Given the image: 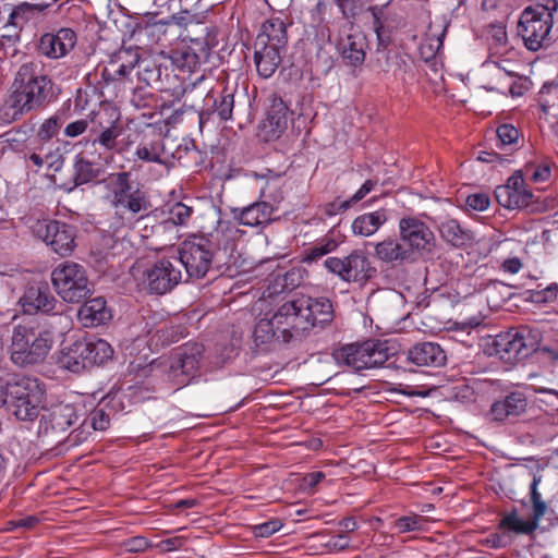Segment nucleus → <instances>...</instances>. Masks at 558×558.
Wrapping results in <instances>:
<instances>
[{"label":"nucleus","mask_w":558,"mask_h":558,"mask_svg":"<svg viewBox=\"0 0 558 558\" xmlns=\"http://www.w3.org/2000/svg\"><path fill=\"white\" fill-rule=\"evenodd\" d=\"M28 168L35 171L46 168L58 172L64 165V153L60 143H34L28 155L25 156Z\"/></svg>","instance_id":"6ab92c4d"},{"label":"nucleus","mask_w":558,"mask_h":558,"mask_svg":"<svg viewBox=\"0 0 558 558\" xmlns=\"http://www.w3.org/2000/svg\"><path fill=\"white\" fill-rule=\"evenodd\" d=\"M396 352V348L389 341L367 340L342 347L333 352V357L337 363L361 372L383 366Z\"/></svg>","instance_id":"423d86ee"},{"label":"nucleus","mask_w":558,"mask_h":558,"mask_svg":"<svg viewBox=\"0 0 558 558\" xmlns=\"http://www.w3.org/2000/svg\"><path fill=\"white\" fill-rule=\"evenodd\" d=\"M498 144L500 149H505L509 153L518 148L519 142V130L512 124H501L496 131Z\"/></svg>","instance_id":"8fccbe9b"},{"label":"nucleus","mask_w":558,"mask_h":558,"mask_svg":"<svg viewBox=\"0 0 558 558\" xmlns=\"http://www.w3.org/2000/svg\"><path fill=\"white\" fill-rule=\"evenodd\" d=\"M262 38L267 46L283 49L288 41L284 22L279 17H272L264 22L256 39Z\"/></svg>","instance_id":"c9c22d12"},{"label":"nucleus","mask_w":558,"mask_h":558,"mask_svg":"<svg viewBox=\"0 0 558 558\" xmlns=\"http://www.w3.org/2000/svg\"><path fill=\"white\" fill-rule=\"evenodd\" d=\"M373 19H374L373 27H374V31L377 36L378 46L386 48L391 41L390 32L385 28L383 22L378 17L377 13L374 11H373Z\"/></svg>","instance_id":"052dcab7"},{"label":"nucleus","mask_w":558,"mask_h":558,"mask_svg":"<svg viewBox=\"0 0 558 558\" xmlns=\"http://www.w3.org/2000/svg\"><path fill=\"white\" fill-rule=\"evenodd\" d=\"M495 198L507 209L529 208L536 203V197L527 187L525 179H522L521 171H514L506 184L496 187Z\"/></svg>","instance_id":"f3484780"},{"label":"nucleus","mask_w":558,"mask_h":558,"mask_svg":"<svg viewBox=\"0 0 558 558\" xmlns=\"http://www.w3.org/2000/svg\"><path fill=\"white\" fill-rule=\"evenodd\" d=\"M20 303L27 314L49 313L56 306V299L47 282H38L26 288Z\"/></svg>","instance_id":"412c9836"},{"label":"nucleus","mask_w":558,"mask_h":558,"mask_svg":"<svg viewBox=\"0 0 558 558\" xmlns=\"http://www.w3.org/2000/svg\"><path fill=\"white\" fill-rule=\"evenodd\" d=\"M186 333V328L182 325L162 324L159 326L154 337H157L162 345H168L179 341Z\"/></svg>","instance_id":"864d4df0"},{"label":"nucleus","mask_w":558,"mask_h":558,"mask_svg":"<svg viewBox=\"0 0 558 558\" xmlns=\"http://www.w3.org/2000/svg\"><path fill=\"white\" fill-rule=\"evenodd\" d=\"M388 220L385 209H378L357 216L352 222V231L355 235H373Z\"/></svg>","instance_id":"4c0bfd02"},{"label":"nucleus","mask_w":558,"mask_h":558,"mask_svg":"<svg viewBox=\"0 0 558 558\" xmlns=\"http://www.w3.org/2000/svg\"><path fill=\"white\" fill-rule=\"evenodd\" d=\"M5 403L19 421H34L38 417L44 390L35 378L12 377L7 372Z\"/></svg>","instance_id":"39448f33"},{"label":"nucleus","mask_w":558,"mask_h":558,"mask_svg":"<svg viewBox=\"0 0 558 558\" xmlns=\"http://www.w3.org/2000/svg\"><path fill=\"white\" fill-rule=\"evenodd\" d=\"M439 232L444 241L457 248L465 247L474 240L473 233L463 229L456 219L442 221Z\"/></svg>","instance_id":"e433bc0d"},{"label":"nucleus","mask_w":558,"mask_h":558,"mask_svg":"<svg viewBox=\"0 0 558 558\" xmlns=\"http://www.w3.org/2000/svg\"><path fill=\"white\" fill-rule=\"evenodd\" d=\"M232 217L239 225L246 227H264L272 218L274 207L266 202H255L243 208H233Z\"/></svg>","instance_id":"4be33fe9"},{"label":"nucleus","mask_w":558,"mask_h":558,"mask_svg":"<svg viewBox=\"0 0 558 558\" xmlns=\"http://www.w3.org/2000/svg\"><path fill=\"white\" fill-rule=\"evenodd\" d=\"M89 422L95 430H106L109 427L110 417L104 409H95L89 415Z\"/></svg>","instance_id":"bf43d9fd"},{"label":"nucleus","mask_w":558,"mask_h":558,"mask_svg":"<svg viewBox=\"0 0 558 558\" xmlns=\"http://www.w3.org/2000/svg\"><path fill=\"white\" fill-rule=\"evenodd\" d=\"M77 418L78 416L73 405H53L41 415L38 434L52 441L61 442V436L76 423Z\"/></svg>","instance_id":"dca6fc26"},{"label":"nucleus","mask_w":558,"mask_h":558,"mask_svg":"<svg viewBox=\"0 0 558 558\" xmlns=\"http://www.w3.org/2000/svg\"><path fill=\"white\" fill-rule=\"evenodd\" d=\"M352 205L353 203L351 202L350 198L347 201L336 199L333 202L325 204L324 213L330 217L336 216L338 214L347 211Z\"/></svg>","instance_id":"680f3d73"},{"label":"nucleus","mask_w":558,"mask_h":558,"mask_svg":"<svg viewBox=\"0 0 558 558\" xmlns=\"http://www.w3.org/2000/svg\"><path fill=\"white\" fill-rule=\"evenodd\" d=\"M148 544L144 537H133L124 543L125 551L128 553H141L147 548Z\"/></svg>","instance_id":"338daca9"},{"label":"nucleus","mask_w":558,"mask_h":558,"mask_svg":"<svg viewBox=\"0 0 558 558\" xmlns=\"http://www.w3.org/2000/svg\"><path fill=\"white\" fill-rule=\"evenodd\" d=\"M179 256L180 269H185V281L192 279H202L211 267L216 246L205 236H193L181 243Z\"/></svg>","instance_id":"6e6552de"},{"label":"nucleus","mask_w":558,"mask_h":558,"mask_svg":"<svg viewBox=\"0 0 558 558\" xmlns=\"http://www.w3.org/2000/svg\"><path fill=\"white\" fill-rule=\"evenodd\" d=\"M234 94L235 90L225 87L218 98L214 100V113L218 116L221 121H228L232 119L234 108Z\"/></svg>","instance_id":"09e8293b"},{"label":"nucleus","mask_w":558,"mask_h":558,"mask_svg":"<svg viewBox=\"0 0 558 558\" xmlns=\"http://www.w3.org/2000/svg\"><path fill=\"white\" fill-rule=\"evenodd\" d=\"M135 156L144 162L167 165L169 155L166 150L165 141L158 136L151 141H143L136 147Z\"/></svg>","instance_id":"58836bf2"},{"label":"nucleus","mask_w":558,"mask_h":558,"mask_svg":"<svg viewBox=\"0 0 558 558\" xmlns=\"http://www.w3.org/2000/svg\"><path fill=\"white\" fill-rule=\"evenodd\" d=\"M204 350V345L197 342H187L179 349L169 371L179 387L187 385L190 377L198 371Z\"/></svg>","instance_id":"a211bd4d"},{"label":"nucleus","mask_w":558,"mask_h":558,"mask_svg":"<svg viewBox=\"0 0 558 558\" xmlns=\"http://www.w3.org/2000/svg\"><path fill=\"white\" fill-rule=\"evenodd\" d=\"M283 526L279 519H271L260 524L252 525V533L256 538H267L274 533L280 531Z\"/></svg>","instance_id":"6e6d98bb"},{"label":"nucleus","mask_w":558,"mask_h":558,"mask_svg":"<svg viewBox=\"0 0 558 558\" xmlns=\"http://www.w3.org/2000/svg\"><path fill=\"white\" fill-rule=\"evenodd\" d=\"M377 181L366 180L350 198L353 204L362 201L376 185Z\"/></svg>","instance_id":"774afa93"},{"label":"nucleus","mask_w":558,"mask_h":558,"mask_svg":"<svg viewBox=\"0 0 558 558\" xmlns=\"http://www.w3.org/2000/svg\"><path fill=\"white\" fill-rule=\"evenodd\" d=\"M102 183L109 191L110 204L117 213H129L134 217L150 209L148 192L140 182L132 180L130 172L110 173Z\"/></svg>","instance_id":"7ed1b4c3"},{"label":"nucleus","mask_w":558,"mask_h":558,"mask_svg":"<svg viewBox=\"0 0 558 558\" xmlns=\"http://www.w3.org/2000/svg\"><path fill=\"white\" fill-rule=\"evenodd\" d=\"M434 28V24H430L418 48L421 58L427 63L436 59L437 53L442 47V40L446 34V26L442 24H439L436 29Z\"/></svg>","instance_id":"ea45409f"},{"label":"nucleus","mask_w":558,"mask_h":558,"mask_svg":"<svg viewBox=\"0 0 558 558\" xmlns=\"http://www.w3.org/2000/svg\"><path fill=\"white\" fill-rule=\"evenodd\" d=\"M279 329L276 327L275 317L259 319L254 328L253 338L256 347L271 343H282Z\"/></svg>","instance_id":"79ce46f5"},{"label":"nucleus","mask_w":558,"mask_h":558,"mask_svg":"<svg viewBox=\"0 0 558 558\" xmlns=\"http://www.w3.org/2000/svg\"><path fill=\"white\" fill-rule=\"evenodd\" d=\"M53 344L51 331L35 320L24 322L13 327L10 359L13 364L26 367L45 361Z\"/></svg>","instance_id":"f03ea898"},{"label":"nucleus","mask_w":558,"mask_h":558,"mask_svg":"<svg viewBox=\"0 0 558 558\" xmlns=\"http://www.w3.org/2000/svg\"><path fill=\"white\" fill-rule=\"evenodd\" d=\"M102 112H98L90 121L89 137L86 145H90L95 149L98 158L102 156L107 160L113 153L119 151L118 138L123 133L119 114L114 119L106 117Z\"/></svg>","instance_id":"9d476101"},{"label":"nucleus","mask_w":558,"mask_h":558,"mask_svg":"<svg viewBox=\"0 0 558 558\" xmlns=\"http://www.w3.org/2000/svg\"><path fill=\"white\" fill-rule=\"evenodd\" d=\"M558 10V0H546L545 4L527 7L521 13L518 35L531 51H537L551 43L553 13Z\"/></svg>","instance_id":"20e7f679"},{"label":"nucleus","mask_w":558,"mask_h":558,"mask_svg":"<svg viewBox=\"0 0 558 558\" xmlns=\"http://www.w3.org/2000/svg\"><path fill=\"white\" fill-rule=\"evenodd\" d=\"M490 203L489 196L486 193H474L466 197L465 205L468 208L476 211H484L488 208Z\"/></svg>","instance_id":"13d9d810"},{"label":"nucleus","mask_w":558,"mask_h":558,"mask_svg":"<svg viewBox=\"0 0 558 558\" xmlns=\"http://www.w3.org/2000/svg\"><path fill=\"white\" fill-rule=\"evenodd\" d=\"M408 360L416 366L440 367L445 365L447 355L435 342H418L408 352Z\"/></svg>","instance_id":"5701e85b"},{"label":"nucleus","mask_w":558,"mask_h":558,"mask_svg":"<svg viewBox=\"0 0 558 558\" xmlns=\"http://www.w3.org/2000/svg\"><path fill=\"white\" fill-rule=\"evenodd\" d=\"M301 310L307 320L316 326L324 327L333 319V308L330 300L326 298L313 299L310 296H301L298 299Z\"/></svg>","instance_id":"b1692460"},{"label":"nucleus","mask_w":558,"mask_h":558,"mask_svg":"<svg viewBox=\"0 0 558 558\" xmlns=\"http://www.w3.org/2000/svg\"><path fill=\"white\" fill-rule=\"evenodd\" d=\"M539 477L534 476L531 485L532 517L529 520H522L518 517L515 510L506 513L499 529L504 532H513L515 534H530L537 529L539 520L550 512L548 505L542 499L537 490Z\"/></svg>","instance_id":"2eb2a0df"},{"label":"nucleus","mask_w":558,"mask_h":558,"mask_svg":"<svg viewBox=\"0 0 558 558\" xmlns=\"http://www.w3.org/2000/svg\"><path fill=\"white\" fill-rule=\"evenodd\" d=\"M60 126V117L52 116L46 119L38 128L34 143H59L53 141V137L58 135Z\"/></svg>","instance_id":"3c124183"},{"label":"nucleus","mask_w":558,"mask_h":558,"mask_svg":"<svg viewBox=\"0 0 558 558\" xmlns=\"http://www.w3.org/2000/svg\"><path fill=\"white\" fill-rule=\"evenodd\" d=\"M51 281L58 295L68 303H80L93 293V283L86 268L65 260L51 272Z\"/></svg>","instance_id":"0eeeda50"},{"label":"nucleus","mask_w":558,"mask_h":558,"mask_svg":"<svg viewBox=\"0 0 558 558\" xmlns=\"http://www.w3.org/2000/svg\"><path fill=\"white\" fill-rule=\"evenodd\" d=\"M58 364L60 367L76 374L90 368L85 340H76L63 348L58 359Z\"/></svg>","instance_id":"a878e982"},{"label":"nucleus","mask_w":558,"mask_h":558,"mask_svg":"<svg viewBox=\"0 0 558 558\" xmlns=\"http://www.w3.org/2000/svg\"><path fill=\"white\" fill-rule=\"evenodd\" d=\"M550 167L548 165H535L533 173H531L530 180L532 182H545L550 177Z\"/></svg>","instance_id":"69168bd1"},{"label":"nucleus","mask_w":558,"mask_h":558,"mask_svg":"<svg viewBox=\"0 0 558 558\" xmlns=\"http://www.w3.org/2000/svg\"><path fill=\"white\" fill-rule=\"evenodd\" d=\"M87 150L77 154L73 162V182L74 186L87 184L90 182H101L100 175L104 173V168Z\"/></svg>","instance_id":"393cba45"},{"label":"nucleus","mask_w":558,"mask_h":558,"mask_svg":"<svg viewBox=\"0 0 558 558\" xmlns=\"http://www.w3.org/2000/svg\"><path fill=\"white\" fill-rule=\"evenodd\" d=\"M140 59L137 48H121L111 59L105 74L111 80L124 78L138 64Z\"/></svg>","instance_id":"7c9ffc66"},{"label":"nucleus","mask_w":558,"mask_h":558,"mask_svg":"<svg viewBox=\"0 0 558 558\" xmlns=\"http://www.w3.org/2000/svg\"><path fill=\"white\" fill-rule=\"evenodd\" d=\"M487 69L492 77V83L484 85L485 89L501 94L509 93L512 96L523 94V86L514 81L518 76L512 71L501 68L497 62H494L493 66L487 65Z\"/></svg>","instance_id":"c85d7f7f"},{"label":"nucleus","mask_w":558,"mask_h":558,"mask_svg":"<svg viewBox=\"0 0 558 558\" xmlns=\"http://www.w3.org/2000/svg\"><path fill=\"white\" fill-rule=\"evenodd\" d=\"M288 112L289 108L281 97L274 95L264 125L265 128H269L268 133L271 137H279L286 131L288 125Z\"/></svg>","instance_id":"f704fd0d"},{"label":"nucleus","mask_w":558,"mask_h":558,"mask_svg":"<svg viewBox=\"0 0 558 558\" xmlns=\"http://www.w3.org/2000/svg\"><path fill=\"white\" fill-rule=\"evenodd\" d=\"M33 234L43 240L60 256H69L75 247L74 228L65 222L49 219H28Z\"/></svg>","instance_id":"f8f14e48"},{"label":"nucleus","mask_w":558,"mask_h":558,"mask_svg":"<svg viewBox=\"0 0 558 558\" xmlns=\"http://www.w3.org/2000/svg\"><path fill=\"white\" fill-rule=\"evenodd\" d=\"M337 247H338V242L335 239L325 238L305 251L303 262L304 263L317 262L325 255L333 252Z\"/></svg>","instance_id":"603ef678"},{"label":"nucleus","mask_w":558,"mask_h":558,"mask_svg":"<svg viewBox=\"0 0 558 558\" xmlns=\"http://www.w3.org/2000/svg\"><path fill=\"white\" fill-rule=\"evenodd\" d=\"M47 5L22 2L14 7L9 14V23L15 28H22L29 21L46 10Z\"/></svg>","instance_id":"37998d69"},{"label":"nucleus","mask_w":558,"mask_h":558,"mask_svg":"<svg viewBox=\"0 0 558 558\" xmlns=\"http://www.w3.org/2000/svg\"><path fill=\"white\" fill-rule=\"evenodd\" d=\"M493 345L495 353L506 363H513L527 357L514 329L496 336Z\"/></svg>","instance_id":"cd10ccee"},{"label":"nucleus","mask_w":558,"mask_h":558,"mask_svg":"<svg viewBox=\"0 0 558 558\" xmlns=\"http://www.w3.org/2000/svg\"><path fill=\"white\" fill-rule=\"evenodd\" d=\"M76 44V34L71 28L44 34L37 45L38 51L48 58L59 59L70 52Z\"/></svg>","instance_id":"aec40b11"},{"label":"nucleus","mask_w":558,"mask_h":558,"mask_svg":"<svg viewBox=\"0 0 558 558\" xmlns=\"http://www.w3.org/2000/svg\"><path fill=\"white\" fill-rule=\"evenodd\" d=\"M515 330L521 340V344L526 352V356L538 351L542 341V332L538 328L524 325L520 326Z\"/></svg>","instance_id":"de8ad7c7"},{"label":"nucleus","mask_w":558,"mask_h":558,"mask_svg":"<svg viewBox=\"0 0 558 558\" xmlns=\"http://www.w3.org/2000/svg\"><path fill=\"white\" fill-rule=\"evenodd\" d=\"M254 59L256 70L259 76L264 78L270 77L278 69L281 62L280 48L267 46L262 39H255Z\"/></svg>","instance_id":"bb28decb"},{"label":"nucleus","mask_w":558,"mask_h":558,"mask_svg":"<svg viewBox=\"0 0 558 558\" xmlns=\"http://www.w3.org/2000/svg\"><path fill=\"white\" fill-rule=\"evenodd\" d=\"M87 347L90 368L95 365H102L113 356V349L104 339L83 338Z\"/></svg>","instance_id":"c03bdc74"},{"label":"nucleus","mask_w":558,"mask_h":558,"mask_svg":"<svg viewBox=\"0 0 558 558\" xmlns=\"http://www.w3.org/2000/svg\"><path fill=\"white\" fill-rule=\"evenodd\" d=\"M340 9L342 15L347 19L354 17L364 8L365 0H333Z\"/></svg>","instance_id":"4d7b16f0"},{"label":"nucleus","mask_w":558,"mask_h":558,"mask_svg":"<svg viewBox=\"0 0 558 558\" xmlns=\"http://www.w3.org/2000/svg\"><path fill=\"white\" fill-rule=\"evenodd\" d=\"M527 400L524 393L514 391L496 401L490 408V415L494 421L502 422L510 416H519L525 412Z\"/></svg>","instance_id":"2f4dec72"},{"label":"nucleus","mask_w":558,"mask_h":558,"mask_svg":"<svg viewBox=\"0 0 558 558\" xmlns=\"http://www.w3.org/2000/svg\"><path fill=\"white\" fill-rule=\"evenodd\" d=\"M39 522V519L36 515H28L25 518L11 520L7 523L8 527L7 530L12 531L15 529H24V530H31L35 527Z\"/></svg>","instance_id":"e2e57ef3"},{"label":"nucleus","mask_w":558,"mask_h":558,"mask_svg":"<svg viewBox=\"0 0 558 558\" xmlns=\"http://www.w3.org/2000/svg\"><path fill=\"white\" fill-rule=\"evenodd\" d=\"M324 266L345 282L365 283L376 274L368 257L361 250L352 251L343 258L328 257Z\"/></svg>","instance_id":"4468645a"},{"label":"nucleus","mask_w":558,"mask_h":558,"mask_svg":"<svg viewBox=\"0 0 558 558\" xmlns=\"http://www.w3.org/2000/svg\"><path fill=\"white\" fill-rule=\"evenodd\" d=\"M274 317L283 343L302 341L313 328V324L303 314L298 299L283 303Z\"/></svg>","instance_id":"ddd939ff"},{"label":"nucleus","mask_w":558,"mask_h":558,"mask_svg":"<svg viewBox=\"0 0 558 558\" xmlns=\"http://www.w3.org/2000/svg\"><path fill=\"white\" fill-rule=\"evenodd\" d=\"M88 121L84 119L71 122L65 126L64 135L69 137H76L83 134L88 129Z\"/></svg>","instance_id":"0e129e2a"},{"label":"nucleus","mask_w":558,"mask_h":558,"mask_svg":"<svg viewBox=\"0 0 558 558\" xmlns=\"http://www.w3.org/2000/svg\"><path fill=\"white\" fill-rule=\"evenodd\" d=\"M182 10L178 13L171 14L166 19H161L154 22H147L145 31L147 33H166V28L170 25H177L179 27H186L192 22L191 10L194 7H189L184 2H181Z\"/></svg>","instance_id":"a19ab883"},{"label":"nucleus","mask_w":558,"mask_h":558,"mask_svg":"<svg viewBox=\"0 0 558 558\" xmlns=\"http://www.w3.org/2000/svg\"><path fill=\"white\" fill-rule=\"evenodd\" d=\"M375 256L379 260L390 264L414 262L404 243L392 238H387L375 245Z\"/></svg>","instance_id":"72a5a7b5"},{"label":"nucleus","mask_w":558,"mask_h":558,"mask_svg":"<svg viewBox=\"0 0 558 558\" xmlns=\"http://www.w3.org/2000/svg\"><path fill=\"white\" fill-rule=\"evenodd\" d=\"M183 277L180 262L175 257H163L144 270L142 284L147 293L163 295L181 283L184 280Z\"/></svg>","instance_id":"1a4fd4ad"},{"label":"nucleus","mask_w":558,"mask_h":558,"mask_svg":"<svg viewBox=\"0 0 558 558\" xmlns=\"http://www.w3.org/2000/svg\"><path fill=\"white\" fill-rule=\"evenodd\" d=\"M338 46L343 60H345L348 64L359 66L364 62L367 39L362 32L354 31L348 34L344 38L340 39Z\"/></svg>","instance_id":"c756f323"},{"label":"nucleus","mask_w":558,"mask_h":558,"mask_svg":"<svg viewBox=\"0 0 558 558\" xmlns=\"http://www.w3.org/2000/svg\"><path fill=\"white\" fill-rule=\"evenodd\" d=\"M54 98L52 80L37 73L35 63H23L14 76L7 99L0 106V122H15L31 111L45 108Z\"/></svg>","instance_id":"f257e3e1"},{"label":"nucleus","mask_w":558,"mask_h":558,"mask_svg":"<svg viewBox=\"0 0 558 558\" xmlns=\"http://www.w3.org/2000/svg\"><path fill=\"white\" fill-rule=\"evenodd\" d=\"M193 214V207L181 202L174 203L169 208V216L158 228L167 229L168 227L185 226Z\"/></svg>","instance_id":"49530a36"},{"label":"nucleus","mask_w":558,"mask_h":558,"mask_svg":"<svg viewBox=\"0 0 558 558\" xmlns=\"http://www.w3.org/2000/svg\"><path fill=\"white\" fill-rule=\"evenodd\" d=\"M137 66V76L140 81L146 83L147 85L159 82L160 69L155 64L153 60L140 59Z\"/></svg>","instance_id":"5fc2aeb1"},{"label":"nucleus","mask_w":558,"mask_h":558,"mask_svg":"<svg viewBox=\"0 0 558 558\" xmlns=\"http://www.w3.org/2000/svg\"><path fill=\"white\" fill-rule=\"evenodd\" d=\"M425 519L416 513L396 518L389 523V531L392 534H403L409 532L421 531L425 523Z\"/></svg>","instance_id":"a18cd8bd"},{"label":"nucleus","mask_w":558,"mask_h":558,"mask_svg":"<svg viewBox=\"0 0 558 558\" xmlns=\"http://www.w3.org/2000/svg\"><path fill=\"white\" fill-rule=\"evenodd\" d=\"M399 238L408 248L412 259L434 253L436 238L432 229L416 217H403L399 221Z\"/></svg>","instance_id":"9b49d317"},{"label":"nucleus","mask_w":558,"mask_h":558,"mask_svg":"<svg viewBox=\"0 0 558 558\" xmlns=\"http://www.w3.org/2000/svg\"><path fill=\"white\" fill-rule=\"evenodd\" d=\"M77 315L84 327H96L111 319V311L101 296L87 300Z\"/></svg>","instance_id":"473e14b6"}]
</instances>
